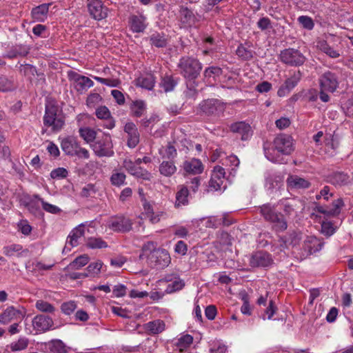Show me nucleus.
Returning a JSON list of instances; mask_svg holds the SVG:
<instances>
[{
    "label": "nucleus",
    "instance_id": "e2e57ef3",
    "mask_svg": "<svg viewBox=\"0 0 353 353\" xmlns=\"http://www.w3.org/2000/svg\"><path fill=\"white\" fill-rule=\"evenodd\" d=\"M201 185V177L200 176H195L190 179V181L186 182L185 186L188 187V189L189 188L191 192L196 193L199 188Z\"/></svg>",
    "mask_w": 353,
    "mask_h": 353
},
{
    "label": "nucleus",
    "instance_id": "a211bd4d",
    "mask_svg": "<svg viewBox=\"0 0 353 353\" xmlns=\"http://www.w3.org/2000/svg\"><path fill=\"white\" fill-rule=\"evenodd\" d=\"M302 239V233L299 231H290L285 235L279 237V241L283 248H288L289 246L295 247L298 245Z\"/></svg>",
    "mask_w": 353,
    "mask_h": 353
},
{
    "label": "nucleus",
    "instance_id": "a18cd8bd",
    "mask_svg": "<svg viewBox=\"0 0 353 353\" xmlns=\"http://www.w3.org/2000/svg\"><path fill=\"white\" fill-rule=\"evenodd\" d=\"M35 307L38 310L45 313L52 314L55 312V307L52 304L41 299L36 302Z\"/></svg>",
    "mask_w": 353,
    "mask_h": 353
},
{
    "label": "nucleus",
    "instance_id": "0e129e2a",
    "mask_svg": "<svg viewBox=\"0 0 353 353\" xmlns=\"http://www.w3.org/2000/svg\"><path fill=\"white\" fill-rule=\"evenodd\" d=\"M336 231L333 224L330 221H323L321 223V233L326 236H332Z\"/></svg>",
    "mask_w": 353,
    "mask_h": 353
},
{
    "label": "nucleus",
    "instance_id": "0eeeda50",
    "mask_svg": "<svg viewBox=\"0 0 353 353\" xmlns=\"http://www.w3.org/2000/svg\"><path fill=\"white\" fill-rule=\"evenodd\" d=\"M224 111V105L216 99H208L202 101L197 108V113L201 115L219 116Z\"/></svg>",
    "mask_w": 353,
    "mask_h": 353
},
{
    "label": "nucleus",
    "instance_id": "f03ea898",
    "mask_svg": "<svg viewBox=\"0 0 353 353\" xmlns=\"http://www.w3.org/2000/svg\"><path fill=\"white\" fill-rule=\"evenodd\" d=\"M43 125L54 132L60 131L65 125V116L62 109L54 100L48 101L45 105Z\"/></svg>",
    "mask_w": 353,
    "mask_h": 353
},
{
    "label": "nucleus",
    "instance_id": "79ce46f5",
    "mask_svg": "<svg viewBox=\"0 0 353 353\" xmlns=\"http://www.w3.org/2000/svg\"><path fill=\"white\" fill-rule=\"evenodd\" d=\"M193 342V337L190 334L181 336L174 343L176 350H187Z\"/></svg>",
    "mask_w": 353,
    "mask_h": 353
},
{
    "label": "nucleus",
    "instance_id": "13d9d810",
    "mask_svg": "<svg viewBox=\"0 0 353 353\" xmlns=\"http://www.w3.org/2000/svg\"><path fill=\"white\" fill-rule=\"evenodd\" d=\"M79 245V239L72 236V234H69L68 236L65 245L63 249L62 253L65 254L71 250V249L74 247H76Z\"/></svg>",
    "mask_w": 353,
    "mask_h": 353
},
{
    "label": "nucleus",
    "instance_id": "4d7b16f0",
    "mask_svg": "<svg viewBox=\"0 0 353 353\" xmlns=\"http://www.w3.org/2000/svg\"><path fill=\"white\" fill-rule=\"evenodd\" d=\"M103 266V263L101 261H97L94 263H91L88 267H87V272H85L87 274H89V276H94L96 274H98L101 272V269Z\"/></svg>",
    "mask_w": 353,
    "mask_h": 353
},
{
    "label": "nucleus",
    "instance_id": "2f4dec72",
    "mask_svg": "<svg viewBox=\"0 0 353 353\" xmlns=\"http://www.w3.org/2000/svg\"><path fill=\"white\" fill-rule=\"evenodd\" d=\"M184 170L190 174H199L203 170L202 162L198 159H192L183 163Z\"/></svg>",
    "mask_w": 353,
    "mask_h": 353
},
{
    "label": "nucleus",
    "instance_id": "338daca9",
    "mask_svg": "<svg viewBox=\"0 0 353 353\" xmlns=\"http://www.w3.org/2000/svg\"><path fill=\"white\" fill-rule=\"evenodd\" d=\"M222 74V69L217 66H211L207 68L204 72V77L206 78H210L213 76H220Z\"/></svg>",
    "mask_w": 353,
    "mask_h": 353
},
{
    "label": "nucleus",
    "instance_id": "e433bc0d",
    "mask_svg": "<svg viewBox=\"0 0 353 353\" xmlns=\"http://www.w3.org/2000/svg\"><path fill=\"white\" fill-rule=\"evenodd\" d=\"M317 46L323 53L326 54L328 57L332 59H336L340 57L339 50L334 49L330 46L328 43L325 41H320L317 43Z\"/></svg>",
    "mask_w": 353,
    "mask_h": 353
},
{
    "label": "nucleus",
    "instance_id": "6e6d98bb",
    "mask_svg": "<svg viewBox=\"0 0 353 353\" xmlns=\"http://www.w3.org/2000/svg\"><path fill=\"white\" fill-rule=\"evenodd\" d=\"M28 339L24 337L19 338L17 341L11 343V350L13 352L23 350L28 347Z\"/></svg>",
    "mask_w": 353,
    "mask_h": 353
},
{
    "label": "nucleus",
    "instance_id": "cd10ccee",
    "mask_svg": "<svg viewBox=\"0 0 353 353\" xmlns=\"http://www.w3.org/2000/svg\"><path fill=\"white\" fill-rule=\"evenodd\" d=\"M51 3H43L33 8L31 10L32 18L38 22H44L48 17L49 8Z\"/></svg>",
    "mask_w": 353,
    "mask_h": 353
},
{
    "label": "nucleus",
    "instance_id": "423d86ee",
    "mask_svg": "<svg viewBox=\"0 0 353 353\" xmlns=\"http://www.w3.org/2000/svg\"><path fill=\"white\" fill-rule=\"evenodd\" d=\"M171 262L168 251L165 249L158 248L150 254L147 255V263L153 269L162 270L168 267Z\"/></svg>",
    "mask_w": 353,
    "mask_h": 353
},
{
    "label": "nucleus",
    "instance_id": "aec40b11",
    "mask_svg": "<svg viewBox=\"0 0 353 353\" xmlns=\"http://www.w3.org/2000/svg\"><path fill=\"white\" fill-rule=\"evenodd\" d=\"M52 318L43 314L37 315L32 320V325L34 330L39 332H46L53 325Z\"/></svg>",
    "mask_w": 353,
    "mask_h": 353
},
{
    "label": "nucleus",
    "instance_id": "2eb2a0df",
    "mask_svg": "<svg viewBox=\"0 0 353 353\" xmlns=\"http://www.w3.org/2000/svg\"><path fill=\"white\" fill-rule=\"evenodd\" d=\"M230 130L234 134L241 136L242 141L249 140L253 134V130L251 125L245 121H237L230 125Z\"/></svg>",
    "mask_w": 353,
    "mask_h": 353
},
{
    "label": "nucleus",
    "instance_id": "412c9836",
    "mask_svg": "<svg viewBox=\"0 0 353 353\" xmlns=\"http://www.w3.org/2000/svg\"><path fill=\"white\" fill-rule=\"evenodd\" d=\"M124 131L128 134V145L135 148L139 143V132L133 122H128L124 126Z\"/></svg>",
    "mask_w": 353,
    "mask_h": 353
},
{
    "label": "nucleus",
    "instance_id": "473e14b6",
    "mask_svg": "<svg viewBox=\"0 0 353 353\" xmlns=\"http://www.w3.org/2000/svg\"><path fill=\"white\" fill-rule=\"evenodd\" d=\"M78 141L74 137H68L64 138L61 143L62 150L68 156L74 157L75 154V148L77 149V143Z\"/></svg>",
    "mask_w": 353,
    "mask_h": 353
},
{
    "label": "nucleus",
    "instance_id": "3c124183",
    "mask_svg": "<svg viewBox=\"0 0 353 353\" xmlns=\"http://www.w3.org/2000/svg\"><path fill=\"white\" fill-rule=\"evenodd\" d=\"M344 206V202L341 198H339L332 203V207L330 208V215L335 216L341 213V208Z\"/></svg>",
    "mask_w": 353,
    "mask_h": 353
},
{
    "label": "nucleus",
    "instance_id": "dca6fc26",
    "mask_svg": "<svg viewBox=\"0 0 353 353\" xmlns=\"http://www.w3.org/2000/svg\"><path fill=\"white\" fill-rule=\"evenodd\" d=\"M68 77L69 80L74 82L75 88L77 91H83L92 87L94 85V82L90 78L72 70L68 72Z\"/></svg>",
    "mask_w": 353,
    "mask_h": 353
},
{
    "label": "nucleus",
    "instance_id": "49530a36",
    "mask_svg": "<svg viewBox=\"0 0 353 353\" xmlns=\"http://www.w3.org/2000/svg\"><path fill=\"white\" fill-rule=\"evenodd\" d=\"M110 179L111 184L114 186L121 187L126 183V175L123 172L112 173Z\"/></svg>",
    "mask_w": 353,
    "mask_h": 353
},
{
    "label": "nucleus",
    "instance_id": "4c0bfd02",
    "mask_svg": "<svg viewBox=\"0 0 353 353\" xmlns=\"http://www.w3.org/2000/svg\"><path fill=\"white\" fill-rule=\"evenodd\" d=\"M159 170L161 174L169 177L176 172V167L172 161H163L160 164Z\"/></svg>",
    "mask_w": 353,
    "mask_h": 353
},
{
    "label": "nucleus",
    "instance_id": "7ed1b4c3",
    "mask_svg": "<svg viewBox=\"0 0 353 353\" xmlns=\"http://www.w3.org/2000/svg\"><path fill=\"white\" fill-rule=\"evenodd\" d=\"M179 73L189 81L195 80L200 75L202 63L196 58L190 56L181 57L177 64Z\"/></svg>",
    "mask_w": 353,
    "mask_h": 353
},
{
    "label": "nucleus",
    "instance_id": "b1692460",
    "mask_svg": "<svg viewBox=\"0 0 353 353\" xmlns=\"http://www.w3.org/2000/svg\"><path fill=\"white\" fill-rule=\"evenodd\" d=\"M287 187L290 190L307 189L311 183L297 175H290L286 180Z\"/></svg>",
    "mask_w": 353,
    "mask_h": 353
},
{
    "label": "nucleus",
    "instance_id": "a19ab883",
    "mask_svg": "<svg viewBox=\"0 0 353 353\" xmlns=\"http://www.w3.org/2000/svg\"><path fill=\"white\" fill-rule=\"evenodd\" d=\"M177 83V79H174L172 76L166 75L161 79L160 86L163 89L164 92H168L172 91Z\"/></svg>",
    "mask_w": 353,
    "mask_h": 353
},
{
    "label": "nucleus",
    "instance_id": "c9c22d12",
    "mask_svg": "<svg viewBox=\"0 0 353 353\" xmlns=\"http://www.w3.org/2000/svg\"><path fill=\"white\" fill-rule=\"evenodd\" d=\"M155 84V78L151 74H148L145 76H141L137 79V85L143 88L151 90Z\"/></svg>",
    "mask_w": 353,
    "mask_h": 353
},
{
    "label": "nucleus",
    "instance_id": "37998d69",
    "mask_svg": "<svg viewBox=\"0 0 353 353\" xmlns=\"http://www.w3.org/2000/svg\"><path fill=\"white\" fill-rule=\"evenodd\" d=\"M90 258L87 254H83L77 257L72 261L67 268L70 270H79L85 265L89 262Z\"/></svg>",
    "mask_w": 353,
    "mask_h": 353
},
{
    "label": "nucleus",
    "instance_id": "bf43d9fd",
    "mask_svg": "<svg viewBox=\"0 0 353 353\" xmlns=\"http://www.w3.org/2000/svg\"><path fill=\"white\" fill-rule=\"evenodd\" d=\"M185 285V283L181 279H177L169 283L167 286L165 292L167 293H172L176 291L181 290Z\"/></svg>",
    "mask_w": 353,
    "mask_h": 353
},
{
    "label": "nucleus",
    "instance_id": "69168bd1",
    "mask_svg": "<svg viewBox=\"0 0 353 353\" xmlns=\"http://www.w3.org/2000/svg\"><path fill=\"white\" fill-rule=\"evenodd\" d=\"M212 219L215 222L213 224V226L215 228H217L219 225L221 224L225 226H229L232 223V219L229 218V215L227 213L223 214L221 218L216 219L215 217H213Z\"/></svg>",
    "mask_w": 353,
    "mask_h": 353
},
{
    "label": "nucleus",
    "instance_id": "864d4df0",
    "mask_svg": "<svg viewBox=\"0 0 353 353\" xmlns=\"http://www.w3.org/2000/svg\"><path fill=\"white\" fill-rule=\"evenodd\" d=\"M265 178L266 183H269L272 188L274 187V183H276V185H278L282 181L280 175L271 171L265 172Z\"/></svg>",
    "mask_w": 353,
    "mask_h": 353
},
{
    "label": "nucleus",
    "instance_id": "58836bf2",
    "mask_svg": "<svg viewBox=\"0 0 353 353\" xmlns=\"http://www.w3.org/2000/svg\"><path fill=\"white\" fill-rule=\"evenodd\" d=\"M145 329L151 334H157L165 330V323L161 320L150 321L145 324Z\"/></svg>",
    "mask_w": 353,
    "mask_h": 353
},
{
    "label": "nucleus",
    "instance_id": "39448f33",
    "mask_svg": "<svg viewBox=\"0 0 353 353\" xmlns=\"http://www.w3.org/2000/svg\"><path fill=\"white\" fill-rule=\"evenodd\" d=\"M279 59L283 63L292 67L301 66L306 61L305 55L298 49L293 48L281 50Z\"/></svg>",
    "mask_w": 353,
    "mask_h": 353
},
{
    "label": "nucleus",
    "instance_id": "6ab92c4d",
    "mask_svg": "<svg viewBox=\"0 0 353 353\" xmlns=\"http://www.w3.org/2000/svg\"><path fill=\"white\" fill-rule=\"evenodd\" d=\"M146 21V17L142 14L131 15L129 18L130 30L135 33L143 32L148 26Z\"/></svg>",
    "mask_w": 353,
    "mask_h": 353
},
{
    "label": "nucleus",
    "instance_id": "9d476101",
    "mask_svg": "<svg viewBox=\"0 0 353 353\" xmlns=\"http://www.w3.org/2000/svg\"><path fill=\"white\" fill-rule=\"evenodd\" d=\"M107 227L116 232H128L132 228V222L123 215L112 216L107 222Z\"/></svg>",
    "mask_w": 353,
    "mask_h": 353
},
{
    "label": "nucleus",
    "instance_id": "5701e85b",
    "mask_svg": "<svg viewBox=\"0 0 353 353\" xmlns=\"http://www.w3.org/2000/svg\"><path fill=\"white\" fill-rule=\"evenodd\" d=\"M29 251L23 249L20 244H11L3 248V254L8 257L17 256L18 258L28 256Z\"/></svg>",
    "mask_w": 353,
    "mask_h": 353
},
{
    "label": "nucleus",
    "instance_id": "c756f323",
    "mask_svg": "<svg viewBox=\"0 0 353 353\" xmlns=\"http://www.w3.org/2000/svg\"><path fill=\"white\" fill-rule=\"evenodd\" d=\"M151 46L159 48H165L168 43V36L163 32L155 31L149 37Z\"/></svg>",
    "mask_w": 353,
    "mask_h": 353
},
{
    "label": "nucleus",
    "instance_id": "4468645a",
    "mask_svg": "<svg viewBox=\"0 0 353 353\" xmlns=\"http://www.w3.org/2000/svg\"><path fill=\"white\" fill-rule=\"evenodd\" d=\"M123 165L131 175L145 181H150L151 174L147 170L138 166L139 165H137L135 162L125 159L124 160Z\"/></svg>",
    "mask_w": 353,
    "mask_h": 353
},
{
    "label": "nucleus",
    "instance_id": "f257e3e1",
    "mask_svg": "<svg viewBox=\"0 0 353 353\" xmlns=\"http://www.w3.org/2000/svg\"><path fill=\"white\" fill-rule=\"evenodd\" d=\"M294 150L292 137L283 133L279 134L275 137L272 148H270L267 143L263 145V151L267 159L279 164L285 163L286 161L283 156L290 155Z\"/></svg>",
    "mask_w": 353,
    "mask_h": 353
},
{
    "label": "nucleus",
    "instance_id": "5fc2aeb1",
    "mask_svg": "<svg viewBox=\"0 0 353 353\" xmlns=\"http://www.w3.org/2000/svg\"><path fill=\"white\" fill-rule=\"evenodd\" d=\"M97 191L98 189L94 184L88 183L82 188L80 195L81 197L88 198L95 194Z\"/></svg>",
    "mask_w": 353,
    "mask_h": 353
},
{
    "label": "nucleus",
    "instance_id": "9b49d317",
    "mask_svg": "<svg viewBox=\"0 0 353 353\" xmlns=\"http://www.w3.org/2000/svg\"><path fill=\"white\" fill-rule=\"evenodd\" d=\"M274 263L272 255L265 251H256L252 253L249 259L252 268H269Z\"/></svg>",
    "mask_w": 353,
    "mask_h": 353
},
{
    "label": "nucleus",
    "instance_id": "7c9ffc66",
    "mask_svg": "<svg viewBox=\"0 0 353 353\" xmlns=\"http://www.w3.org/2000/svg\"><path fill=\"white\" fill-rule=\"evenodd\" d=\"M252 43L249 41L240 43L236 50V54L243 61L251 60L254 54V52L250 49Z\"/></svg>",
    "mask_w": 353,
    "mask_h": 353
},
{
    "label": "nucleus",
    "instance_id": "c85d7f7f",
    "mask_svg": "<svg viewBox=\"0 0 353 353\" xmlns=\"http://www.w3.org/2000/svg\"><path fill=\"white\" fill-rule=\"evenodd\" d=\"M30 52V48L26 45L17 44L12 46L9 50L3 55L8 59H14L17 57H26Z\"/></svg>",
    "mask_w": 353,
    "mask_h": 353
},
{
    "label": "nucleus",
    "instance_id": "393cba45",
    "mask_svg": "<svg viewBox=\"0 0 353 353\" xmlns=\"http://www.w3.org/2000/svg\"><path fill=\"white\" fill-rule=\"evenodd\" d=\"M181 23L184 26L191 27L197 22V19L193 12L188 7L181 6L179 10Z\"/></svg>",
    "mask_w": 353,
    "mask_h": 353
},
{
    "label": "nucleus",
    "instance_id": "f704fd0d",
    "mask_svg": "<svg viewBox=\"0 0 353 353\" xmlns=\"http://www.w3.org/2000/svg\"><path fill=\"white\" fill-rule=\"evenodd\" d=\"M329 181L334 185L342 186L349 182V176L343 172H334L329 175Z\"/></svg>",
    "mask_w": 353,
    "mask_h": 353
},
{
    "label": "nucleus",
    "instance_id": "8fccbe9b",
    "mask_svg": "<svg viewBox=\"0 0 353 353\" xmlns=\"http://www.w3.org/2000/svg\"><path fill=\"white\" fill-rule=\"evenodd\" d=\"M79 134L87 143L92 142L96 138V132L89 128H80Z\"/></svg>",
    "mask_w": 353,
    "mask_h": 353
},
{
    "label": "nucleus",
    "instance_id": "774afa93",
    "mask_svg": "<svg viewBox=\"0 0 353 353\" xmlns=\"http://www.w3.org/2000/svg\"><path fill=\"white\" fill-rule=\"evenodd\" d=\"M20 72L24 76H34L37 73V68L31 64L21 65Z\"/></svg>",
    "mask_w": 353,
    "mask_h": 353
},
{
    "label": "nucleus",
    "instance_id": "1a4fd4ad",
    "mask_svg": "<svg viewBox=\"0 0 353 353\" xmlns=\"http://www.w3.org/2000/svg\"><path fill=\"white\" fill-rule=\"evenodd\" d=\"M94 154L99 157H112L114 151L111 137L109 134H105L100 139L97 140L92 145Z\"/></svg>",
    "mask_w": 353,
    "mask_h": 353
},
{
    "label": "nucleus",
    "instance_id": "f8f14e48",
    "mask_svg": "<svg viewBox=\"0 0 353 353\" xmlns=\"http://www.w3.org/2000/svg\"><path fill=\"white\" fill-rule=\"evenodd\" d=\"M302 77L303 72L301 70L294 72L279 87L277 91L278 96L283 97L288 95L298 85Z\"/></svg>",
    "mask_w": 353,
    "mask_h": 353
},
{
    "label": "nucleus",
    "instance_id": "a878e982",
    "mask_svg": "<svg viewBox=\"0 0 353 353\" xmlns=\"http://www.w3.org/2000/svg\"><path fill=\"white\" fill-rule=\"evenodd\" d=\"M190 195L189 189L185 185L178 186V191L176 193V201L174 206L176 208L186 206L189 204V196Z\"/></svg>",
    "mask_w": 353,
    "mask_h": 353
},
{
    "label": "nucleus",
    "instance_id": "4be33fe9",
    "mask_svg": "<svg viewBox=\"0 0 353 353\" xmlns=\"http://www.w3.org/2000/svg\"><path fill=\"white\" fill-rule=\"evenodd\" d=\"M23 316V311L16 309L14 306H9L0 314V323L7 324L12 320L21 319Z\"/></svg>",
    "mask_w": 353,
    "mask_h": 353
},
{
    "label": "nucleus",
    "instance_id": "de8ad7c7",
    "mask_svg": "<svg viewBox=\"0 0 353 353\" xmlns=\"http://www.w3.org/2000/svg\"><path fill=\"white\" fill-rule=\"evenodd\" d=\"M50 351L53 353H68V347L61 340H54L51 342Z\"/></svg>",
    "mask_w": 353,
    "mask_h": 353
},
{
    "label": "nucleus",
    "instance_id": "ea45409f",
    "mask_svg": "<svg viewBox=\"0 0 353 353\" xmlns=\"http://www.w3.org/2000/svg\"><path fill=\"white\" fill-rule=\"evenodd\" d=\"M85 245L90 249H101L108 247L107 242L101 237H89L86 241Z\"/></svg>",
    "mask_w": 353,
    "mask_h": 353
},
{
    "label": "nucleus",
    "instance_id": "20e7f679",
    "mask_svg": "<svg viewBox=\"0 0 353 353\" xmlns=\"http://www.w3.org/2000/svg\"><path fill=\"white\" fill-rule=\"evenodd\" d=\"M261 214L264 219L274 224V230L276 232H283L288 228V223L283 215L276 212L274 206L270 204H264L261 207Z\"/></svg>",
    "mask_w": 353,
    "mask_h": 353
},
{
    "label": "nucleus",
    "instance_id": "09e8293b",
    "mask_svg": "<svg viewBox=\"0 0 353 353\" xmlns=\"http://www.w3.org/2000/svg\"><path fill=\"white\" fill-rule=\"evenodd\" d=\"M297 21L303 29L307 30H312L314 27V20L307 15L299 16L297 18Z\"/></svg>",
    "mask_w": 353,
    "mask_h": 353
},
{
    "label": "nucleus",
    "instance_id": "c03bdc74",
    "mask_svg": "<svg viewBox=\"0 0 353 353\" xmlns=\"http://www.w3.org/2000/svg\"><path fill=\"white\" fill-rule=\"evenodd\" d=\"M34 197L41 203L43 209L46 212L54 214H57L61 212V210L59 207L45 201L38 194L34 195Z\"/></svg>",
    "mask_w": 353,
    "mask_h": 353
},
{
    "label": "nucleus",
    "instance_id": "ddd939ff",
    "mask_svg": "<svg viewBox=\"0 0 353 353\" xmlns=\"http://www.w3.org/2000/svg\"><path fill=\"white\" fill-rule=\"evenodd\" d=\"M277 205L282 208L286 216H290L303 208L302 201L298 198H284L279 200Z\"/></svg>",
    "mask_w": 353,
    "mask_h": 353
},
{
    "label": "nucleus",
    "instance_id": "052dcab7",
    "mask_svg": "<svg viewBox=\"0 0 353 353\" xmlns=\"http://www.w3.org/2000/svg\"><path fill=\"white\" fill-rule=\"evenodd\" d=\"M95 114L99 119H105L112 117L110 110L105 105H101L96 109Z\"/></svg>",
    "mask_w": 353,
    "mask_h": 353
},
{
    "label": "nucleus",
    "instance_id": "603ef678",
    "mask_svg": "<svg viewBox=\"0 0 353 353\" xmlns=\"http://www.w3.org/2000/svg\"><path fill=\"white\" fill-rule=\"evenodd\" d=\"M196 86L197 83H196L195 80L189 81L187 83V90L184 92L187 98L195 99L196 97L198 94Z\"/></svg>",
    "mask_w": 353,
    "mask_h": 353
},
{
    "label": "nucleus",
    "instance_id": "bb28decb",
    "mask_svg": "<svg viewBox=\"0 0 353 353\" xmlns=\"http://www.w3.org/2000/svg\"><path fill=\"white\" fill-rule=\"evenodd\" d=\"M323 246V243L314 236H307L303 245V249L307 252L308 254L320 251Z\"/></svg>",
    "mask_w": 353,
    "mask_h": 353
},
{
    "label": "nucleus",
    "instance_id": "72a5a7b5",
    "mask_svg": "<svg viewBox=\"0 0 353 353\" xmlns=\"http://www.w3.org/2000/svg\"><path fill=\"white\" fill-rule=\"evenodd\" d=\"M146 109L147 105L144 101H133L130 105V115L134 117H141L144 115Z\"/></svg>",
    "mask_w": 353,
    "mask_h": 353
},
{
    "label": "nucleus",
    "instance_id": "680f3d73",
    "mask_svg": "<svg viewBox=\"0 0 353 353\" xmlns=\"http://www.w3.org/2000/svg\"><path fill=\"white\" fill-rule=\"evenodd\" d=\"M68 175V171L64 168H58L54 169L50 172V176L54 179H65Z\"/></svg>",
    "mask_w": 353,
    "mask_h": 353
},
{
    "label": "nucleus",
    "instance_id": "6e6552de",
    "mask_svg": "<svg viewBox=\"0 0 353 353\" xmlns=\"http://www.w3.org/2000/svg\"><path fill=\"white\" fill-rule=\"evenodd\" d=\"M340 83L339 73L327 70L323 72L319 79L320 89L333 93L339 88Z\"/></svg>",
    "mask_w": 353,
    "mask_h": 353
},
{
    "label": "nucleus",
    "instance_id": "f3484780",
    "mask_svg": "<svg viewBox=\"0 0 353 353\" xmlns=\"http://www.w3.org/2000/svg\"><path fill=\"white\" fill-rule=\"evenodd\" d=\"M90 16L95 20L100 21L107 17L108 8L99 0H92L88 4Z\"/></svg>",
    "mask_w": 353,
    "mask_h": 353
}]
</instances>
